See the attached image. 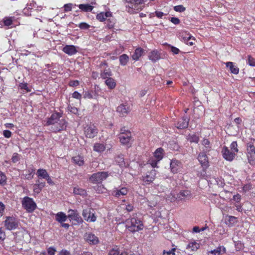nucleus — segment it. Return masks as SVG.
<instances>
[{"label": "nucleus", "instance_id": "5", "mask_svg": "<svg viewBox=\"0 0 255 255\" xmlns=\"http://www.w3.org/2000/svg\"><path fill=\"white\" fill-rule=\"evenodd\" d=\"M108 176L107 172H98L93 174L90 178V180L93 183H100L105 180Z\"/></svg>", "mask_w": 255, "mask_h": 255}, {"label": "nucleus", "instance_id": "26", "mask_svg": "<svg viewBox=\"0 0 255 255\" xmlns=\"http://www.w3.org/2000/svg\"><path fill=\"white\" fill-rule=\"evenodd\" d=\"M226 67L229 68L232 74L237 75L239 72V68L232 62H227L225 63Z\"/></svg>", "mask_w": 255, "mask_h": 255}, {"label": "nucleus", "instance_id": "24", "mask_svg": "<svg viewBox=\"0 0 255 255\" xmlns=\"http://www.w3.org/2000/svg\"><path fill=\"white\" fill-rule=\"evenodd\" d=\"M226 252V248L224 246H219L214 250L209 251L208 255H221Z\"/></svg>", "mask_w": 255, "mask_h": 255}, {"label": "nucleus", "instance_id": "30", "mask_svg": "<svg viewBox=\"0 0 255 255\" xmlns=\"http://www.w3.org/2000/svg\"><path fill=\"white\" fill-rule=\"evenodd\" d=\"M200 247V245L197 242L193 241L190 242L187 246L186 249L192 251H197Z\"/></svg>", "mask_w": 255, "mask_h": 255}, {"label": "nucleus", "instance_id": "1", "mask_svg": "<svg viewBox=\"0 0 255 255\" xmlns=\"http://www.w3.org/2000/svg\"><path fill=\"white\" fill-rule=\"evenodd\" d=\"M126 224L127 228L132 232H138L142 230L143 228L141 221L134 217L128 219Z\"/></svg>", "mask_w": 255, "mask_h": 255}, {"label": "nucleus", "instance_id": "3", "mask_svg": "<svg viewBox=\"0 0 255 255\" xmlns=\"http://www.w3.org/2000/svg\"><path fill=\"white\" fill-rule=\"evenodd\" d=\"M84 132L87 138H92L97 135L98 129L93 124H90L84 127Z\"/></svg>", "mask_w": 255, "mask_h": 255}, {"label": "nucleus", "instance_id": "54", "mask_svg": "<svg viewBox=\"0 0 255 255\" xmlns=\"http://www.w3.org/2000/svg\"><path fill=\"white\" fill-rule=\"evenodd\" d=\"M19 87L21 89L25 90L26 92H30V90L27 86V84L26 83H21L19 85Z\"/></svg>", "mask_w": 255, "mask_h": 255}, {"label": "nucleus", "instance_id": "20", "mask_svg": "<svg viewBox=\"0 0 255 255\" xmlns=\"http://www.w3.org/2000/svg\"><path fill=\"white\" fill-rule=\"evenodd\" d=\"M62 50L65 53H66L69 55H74L78 52L76 47L74 45H66L65 46H64Z\"/></svg>", "mask_w": 255, "mask_h": 255}, {"label": "nucleus", "instance_id": "50", "mask_svg": "<svg viewBox=\"0 0 255 255\" xmlns=\"http://www.w3.org/2000/svg\"><path fill=\"white\" fill-rule=\"evenodd\" d=\"M20 159V155H19L17 153H14L12 158L11 160L13 163H15L18 162Z\"/></svg>", "mask_w": 255, "mask_h": 255}, {"label": "nucleus", "instance_id": "2", "mask_svg": "<svg viewBox=\"0 0 255 255\" xmlns=\"http://www.w3.org/2000/svg\"><path fill=\"white\" fill-rule=\"evenodd\" d=\"M21 204L23 208L28 213H32L37 207L33 199L28 196L23 198L21 201Z\"/></svg>", "mask_w": 255, "mask_h": 255}, {"label": "nucleus", "instance_id": "11", "mask_svg": "<svg viewBox=\"0 0 255 255\" xmlns=\"http://www.w3.org/2000/svg\"><path fill=\"white\" fill-rule=\"evenodd\" d=\"M191 197V194L190 191L187 190H184L179 192L175 197V195H173L172 197L170 199L171 202L175 200L181 201L183 200L188 199Z\"/></svg>", "mask_w": 255, "mask_h": 255}, {"label": "nucleus", "instance_id": "58", "mask_svg": "<svg viewBox=\"0 0 255 255\" xmlns=\"http://www.w3.org/2000/svg\"><path fill=\"white\" fill-rule=\"evenodd\" d=\"M72 97L73 98L78 99V100H81L82 98L81 95L77 91H75L72 94Z\"/></svg>", "mask_w": 255, "mask_h": 255}, {"label": "nucleus", "instance_id": "62", "mask_svg": "<svg viewBox=\"0 0 255 255\" xmlns=\"http://www.w3.org/2000/svg\"><path fill=\"white\" fill-rule=\"evenodd\" d=\"M4 209V205L1 202H0V218L2 216Z\"/></svg>", "mask_w": 255, "mask_h": 255}, {"label": "nucleus", "instance_id": "63", "mask_svg": "<svg viewBox=\"0 0 255 255\" xmlns=\"http://www.w3.org/2000/svg\"><path fill=\"white\" fill-rule=\"evenodd\" d=\"M58 255H71V254L69 251L63 250L59 253Z\"/></svg>", "mask_w": 255, "mask_h": 255}, {"label": "nucleus", "instance_id": "38", "mask_svg": "<svg viewBox=\"0 0 255 255\" xmlns=\"http://www.w3.org/2000/svg\"><path fill=\"white\" fill-rule=\"evenodd\" d=\"M105 84L110 89L115 88L116 86L115 80L112 78H109L106 79L105 81Z\"/></svg>", "mask_w": 255, "mask_h": 255}, {"label": "nucleus", "instance_id": "53", "mask_svg": "<svg viewBox=\"0 0 255 255\" xmlns=\"http://www.w3.org/2000/svg\"><path fill=\"white\" fill-rule=\"evenodd\" d=\"M83 98L84 99H91L93 98V96L89 91H85L83 93Z\"/></svg>", "mask_w": 255, "mask_h": 255}, {"label": "nucleus", "instance_id": "49", "mask_svg": "<svg viewBox=\"0 0 255 255\" xmlns=\"http://www.w3.org/2000/svg\"><path fill=\"white\" fill-rule=\"evenodd\" d=\"M67 109H68V111H69L71 113H73V114H76V115L78 114V109L77 108L72 107L70 105H69L67 107Z\"/></svg>", "mask_w": 255, "mask_h": 255}, {"label": "nucleus", "instance_id": "22", "mask_svg": "<svg viewBox=\"0 0 255 255\" xmlns=\"http://www.w3.org/2000/svg\"><path fill=\"white\" fill-rule=\"evenodd\" d=\"M189 119L186 117H183L176 124V127L179 129H184L188 126Z\"/></svg>", "mask_w": 255, "mask_h": 255}, {"label": "nucleus", "instance_id": "18", "mask_svg": "<svg viewBox=\"0 0 255 255\" xmlns=\"http://www.w3.org/2000/svg\"><path fill=\"white\" fill-rule=\"evenodd\" d=\"M111 11L108 10L106 12H101L96 15V18L100 22L105 21L107 18L112 17Z\"/></svg>", "mask_w": 255, "mask_h": 255}, {"label": "nucleus", "instance_id": "40", "mask_svg": "<svg viewBox=\"0 0 255 255\" xmlns=\"http://www.w3.org/2000/svg\"><path fill=\"white\" fill-rule=\"evenodd\" d=\"M112 76V72L109 69H105L101 73V77L103 79H107L109 78H111Z\"/></svg>", "mask_w": 255, "mask_h": 255}, {"label": "nucleus", "instance_id": "64", "mask_svg": "<svg viewBox=\"0 0 255 255\" xmlns=\"http://www.w3.org/2000/svg\"><path fill=\"white\" fill-rule=\"evenodd\" d=\"M120 251L116 250H112L109 253V255H119Z\"/></svg>", "mask_w": 255, "mask_h": 255}, {"label": "nucleus", "instance_id": "46", "mask_svg": "<svg viewBox=\"0 0 255 255\" xmlns=\"http://www.w3.org/2000/svg\"><path fill=\"white\" fill-rule=\"evenodd\" d=\"M238 144L236 141H233L230 145V148L232 151H233L236 154L238 152Z\"/></svg>", "mask_w": 255, "mask_h": 255}, {"label": "nucleus", "instance_id": "36", "mask_svg": "<svg viewBox=\"0 0 255 255\" xmlns=\"http://www.w3.org/2000/svg\"><path fill=\"white\" fill-rule=\"evenodd\" d=\"M73 193L75 195H79L82 196H85L87 194L86 191L84 189H82L78 186L75 187L74 188Z\"/></svg>", "mask_w": 255, "mask_h": 255}, {"label": "nucleus", "instance_id": "27", "mask_svg": "<svg viewBox=\"0 0 255 255\" xmlns=\"http://www.w3.org/2000/svg\"><path fill=\"white\" fill-rule=\"evenodd\" d=\"M198 159L201 165L204 166H207L208 164V157L206 153L202 152L199 154Z\"/></svg>", "mask_w": 255, "mask_h": 255}, {"label": "nucleus", "instance_id": "43", "mask_svg": "<svg viewBox=\"0 0 255 255\" xmlns=\"http://www.w3.org/2000/svg\"><path fill=\"white\" fill-rule=\"evenodd\" d=\"M202 144L205 146L206 151H209L211 148L210 142L208 139L204 138L202 141Z\"/></svg>", "mask_w": 255, "mask_h": 255}, {"label": "nucleus", "instance_id": "37", "mask_svg": "<svg viewBox=\"0 0 255 255\" xmlns=\"http://www.w3.org/2000/svg\"><path fill=\"white\" fill-rule=\"evenodd\" d=\"M120 63L122 66H125L129 61V57L126 54H124L119 57Z\"/></svg>", "mask_w": 255, "mask_h": 255}, {"label": "nucleus", "instance_id": "12", "mask_svg": "<svg viewBox=\"0 0 255 255\" xmlns=\"http://www.w3.org/2000/svg\"><path fill=\"white\" fill-rule=\"evenodd\" d=\"M67 127V122L64 119H59L54 126L52 127L51 130L54 132L60 131L66 129Z\"/></svg>", "mask_w": 255, "mask_h": 255}, {"label": "nucleus", "instance_id": "57", "mask_svg": "<svg viewBox=\"0 0 255 255\" xmlns=\"http://www.w3.org/2000/svg\"><path fill=\"white\" fill-rule=\"evenodd\" d=\"M80 82L78 80H71L69 83V86L70 87H76L79 85Z\"/></svg>", "mask_w": 255, "mask_h": 255}, {"label": "nucleus", "instance_id": "25", "mask_svg": "<svg viewBox=\"0 0 255 255\" xmlns=\"http://www.w3.org/2000/svg\"><path fill=\"white\" fill-rule=\"evenodd\" d=\"M106 149V144L104 143L96 142L93 146V150L98 153H102Z\"/></svg>", "mask_w": 255, "mask_h": 255}, {"label": "nucleus", "instance_id": "41", "mask_svg": "<svg viewBox=\"0 0 255 255\" xmlns=\"http://www.w3.org/2000/svg\"><path fill=\"white\" fill-rule=\"evenodd\" d=\"M159 161H157V159L153 156L148 160L147 164H150L153 168L158 167L157 164Z\"/></svg>", "mask_w": 255, "mask_h": 255}, {"label": "nucleus", "instance_id": "6", "mask_svg": "<svg viewBox=\"0 0 255 255\" xmlns=\"http://www.w3.org/2000/svg\"><path fill=\"white\" fill-rule=\"evenodd\" d=\"M82 216L85 220L89 222H94L97 220L95 212L92 209H86L83 210Z\"/></svg>", "mask_w": 255, "mask_h": 255}, {"label": "nucleus", "instance_id": "31", "mask_svg": "<svg viewBox=\"0 0 255 255\" xmlns=\"http://www.w3.org/2000/svg\"><path fill=\"white\" fill-rule=\"evenodd\" d=\"M72 160L73 163L80 166L83 165L84 163V157L80 155L74 156Z\"/></svg>", "mask_w": 255, "mask_h": 255}, {"label": "nucleus", "instance_id": "23", "mask_svg": "<svg viewBox=\"0 0 255 255\" xmlns=\"http://www.w3.org/2000/svg\"><path fill=\"white\" fill-rule=\"evenodd\" d=\"M148 58L152 62H155L160 59V54L157 50H154L149 53Z\"/></svg>", "mask_w": 255, "mask_h": 255}, {"label": "nucleus", "instance_id": "7", "mask_svg": "<svg viewBox=\"0 0 255 255\" xmlns=\"http://www.w3.org/2000/svg\"><path fill=\"white\" fill-rule=\"evenodd\" d=\"M157 174V171L155 169H152L150 172H147L145 176L142 177L143 184L144 185H149L154 180Z\"/></svg>", "mask_w": 255, "mask_h": 255}, {"label": "nucleus", "instance_id": "59", "mask_svg": "<svg viewBox=\"0 0 255 255\" xmlns=\"http://www.w3.org/2000/svg\"><path fill=\"white\" fill-rule=\"evenodd\" d=\"M96 191L99 193H103L105 192L106 189L103 187L102 185L98 186L97 189H96Z\"/></svg>", "mask_w": 255, "mask_h": 255}, {"label": "nucleus", "instance_id": "17", "mask_svg": "<svg viewBox=\"0 0 255 255\" xmlns=\"http://www.w3.org/2000/svg\"><path fill=\"white\" fill-rule=\"evenodd\" d=\"M170 167L171 172L173 173H176L180 171L182 168V164L180 161L173 159L170 162Z\"/></svg>", "mask_w": 255, "mask_h": 255}, {"label": "nucleus", "instance_id": "9", "mask_svg": "<svg viewBox=\"0 0 255 255\" xmlns=\"http://www.w3.org/2000/svg\"><path fill=\"white\" fill-rule=\"evenodd\" d=\"M4 227L8 230L15 229L18 227L17 220L13 217H6L4 221Z\"/></svg>", "mask_w": 255, "mask_h": 255}, {"label": "nucleus", "instance_id": "48", "mask_svg": "<svg viewBox=\"0 0 255 255\" xmlns=\"http://www.w3.org/2000/svg\"><path fill=\"white\" fill-rule=\"evenodd\" d=\"M6 177L5 174L0 171V185H3L5 183Z\"/></svg>", "mask_w": 255, "mask_h": 255}, {"label": "nucleus", "instance_id": "61", "mask_svg": "<svg viewBox=\"0 0 255 255\" xmlns=\"http://www.w3.org/2000/svg\"><path fill=\"white\" fill-rule=\"evenodd\" d=\"M3 135L6 138H9L11 136V132L8 130H4L3 131Z\"/></svg>", "mask_w": 255, "mask_h": 255}, {"label": "nucleus", "instance_id": "52", "mask_svg": "<svg viewBox=\"0 0 255 255\" xmlns=\"http://www.w3.org/2000/svg\"><path fill=\"white\" fill-rule=\"evenodd\" d=\"M48 255H54L56 250L54 247H50L47 249Z\"/></svg>", "mask_w": 255, "mask_h": 255}, {"label": "nucleus", "instance_id": "32", "mask_svg": "<svg viewBox=\"0 0 255 255\" xmlns=\"http://www.w3.org/2000/svg\"><path fill=\"white\" fill-rule=\"evenodd\" d=\"M128 193V189L126 188H122L120 190L113 191V195L117 197H120L121 195H126Z\"/></svg>", "mask_w": 255, "mask_h": 255}, {"label": "nucleus", "instance_id": "13", "mask_svg": "<svg viewBox=\"0 0 255 255\" xmlns=\"http://www.w3.org/2000/svg\"><path fill=\"white\" fill-rule=\"evenodd\" d=\"M223 157L227 161H232L236 155L233 151H230L227 146H224L222 150Z\"/></svg>", "mask_w": 255, "mask_h": 255}, {"label": "nucleus", "instance_id": "55", "mask_svg": "<svg viewBox=\"0 0 255 255\" xmlns=\"http://www.w3.org/2000/svg\"><path fill=\"white\" fill-rule=\"evenodd\" d=\"M176 249L175 248H172L171 250L166 251L165 250H164L163 251V255L166 254L167 255H175V252Z\"/></svg>", "mask_w": 255, "mask_h": 255}, {"label": "nucleus", "instance_id": "14", "mask_svg": "<svg viewBox=\"0 0 255 255\" xmlns=\"http://www.w3.org/2000/svg\"><path fill=\"white\" fill-rule=\"evenodd\" d=\"M62 115L60 113L55 112L53 113L50 117L47 119L46 125H53L54 126L58 123V120L62 117Z\"/></svg>", "mask_w": 255, "mask_h": 255}, {"label": "nucleus", "instance_id": "10", "mask_svg": "<svg viewBox=\"0 0 255 255\" xmlns=\"http://www.w3.org/2000/svg\"><path fill=\"white\" fill-rule=\"evenodd\" d=\"M68 218L70 220L74 221L75 224H80L83 222V220L77 210L70 209L68 210Z\"/></svg>", "mask_w": 255, "mask_h": 255}, {"label": "nucleus", "instance_id": "35", "mask_svg": "<svg viewBox=\"0 0 255 255\" xmlns=\"http://www.w3.org/2000/svg\"><path fill=\"white\" fill-rule=\"evenodd\" d=\"M79 8L83 11H92L94 7L89 4H80L78 5Z\"/></svg>", "mask_w": 255, "mask_h": 255}, {"label": "nucleus", "instance_id": "60", "mask_svg": "<svg viewBox=\"0 0 255 255\" xmlns=\"http://www.w3.org/2000/svg\"><path fill=\"white\" fill-rule=\"evenodd\" d=\"M33 190L34 194H38L42 190V189H41L39 187L36 186V184H35L33 185Z\"/></svg>", "mask_w": 255, "mask_h": 255}, {"label": "nucleus", "instance_id": "45", "mask_svg": "<svg viewBox=\"0 0 255 255\" xmlns=\"http://www.w3.org/2000/svg\"><path fill=\"white\" fill-rule=\"evenodd\" d=\"M4 25L6 26H9L12 24V19L11 17H5L3 19Z\"/></svg>", "mask_w": 255, "mask_h": 255}, {"label": "nucleus", "instance_id": "47", "mask_svg": "<svg viewBox=\"0 0 255 255\" xmlns=\"http://www.w3.org/2000/svg\"><path fill=\"white\" fill-rule=\"evenodd\" d=\"M186 9V8L182 5H176L174 7V10L177 12H182Z\"/></svg>", "mask_w": 255, "mask_h": 255}, {"label": "nucleus", "instance_id": "44", "mask_svg": "<svg viewBox=\"0 0 255 255\" xmlns=\"http://www.w3.org/2000/svg\"><path fill=\"white\" fill-rule=\"evenodd\" d=\"M247 63L251 66L255 67V59L251 56L248 55Z\"/></svg>", "mask_w": 255, "mask_h": 255}, {"label": "nucleus", "instance_id": "33", "mask_svg": "<svg viewBox=\"0 0 255 255\" xmlns=\"http://www.w3.org/2000/svg\"><path fill=\"white\" fill-rule=\"evenodd\" d=\"M163 151L162 148H157L154 152L153 157L157 159V161H160L163 157Z\"/></svg>", "mask_w": 255, "mask_h": 255}, {"label": "nucleus", "instance_id": "4", "mask_svg": "<svg viewBox=\"0 0 255 255\" xmlns=\"http://www.w3.org/2000/svg\"><path fill=\"white\" fill-rule=\"evenodd\" d=\"M127 4L126 5V10L129 13L137 12L142 9L143 6L138 4L135 0L126 1Z\"/></svg>", "mask_w": 255, "mask_h": 255}, {"label": "nucleus", "instance_id": "19", "mask_svg": "<svg viewBox=\"0 0 255 255\" xmlns=\"http://www.w3.org/2000/svg\"><path fill=\"white\" fill-rule=\"evenodd\" d=\"M131 134L130 132H127V134H120L119 138L122 144L128 145L131 140Z\"/></svg>", "mask_w": 255, "mask_h": 255}, {"label": "nucleus", "instance_id": "42", "mask_svg": "<svg viewBox=\"0 0 255 255\" xmlns=\"http://www.w3.org/2000/svg\"><path fill=\"white\" fill-rule=\"evenodd\" d=\"M34 170L32 168L27 170V173L23 174L24 178L26 179H31L33 177Z\"/></svg>", "mask_w": 255, "mask_h": 255}, {"label": "nucleus", "instance_id": "51", "mask_svg": "<svg viewBox=\"0 0 255 255\" xmlns=\"http://www.w3.org/2000/svg\"><path fill=\"white\" fill-rule=\"evenodd\" d=\"M73 4L69 3L64 5V10L65 12L70 11L72 9Z\"/></svg>", "mask_w": 255, "mask_h": 255}, {"label": "nucleus", "instance_id": "39", "mask_svg": "<svg viewBox=\"0 0 255 255\" xmlns=\"http://www.w3.org/2000/svg\"><path fill=\"white\" fill-rule=\"evenodd\" d=\"M187 139L191 142L197 143L199 140V137L196 134H191L188 136Z\"/></svg>", "mask_w": 255, "mask_h": 255}, {"label": "nucleus", "instance_id": "28", "mask_svg": "<svg viewBox=\"0 0 255 255\" xmlns=\"http://www.w3.org/2000/svg\"><path fill=\"white\" fill-rule=\"evenodd\" d=\"M68 216H66V215L62 212H59L55 215L56 220L60 223L65 222Z\"/></svg>", "mask_w": 255, "mask_h": 255}, {"label": "nucleus", "instance_id": "34", "mask_svg": "<svg viewBox=\"0 0 255 255\" xmlns=\"http://www.w3.org/2000/svg\"><path fill=\"white\" fill-rule=\"evenodd\" d=\"M36 175L39 178L46 179L49 176L48 173L45 169H39L37 171Z\"/></svg>", "mask_w": 255, "mask_h": 255}, {"label": "nucleus", "instance_id": "15", "mask_svg": "<svg viewBox=\"0 0 255 255\" xmlns=\"http://www.w3.org/2000/svg\"><path fill=\"white\" fill-rule=\"evenodd\" d=\"M85 240L90 245H96L99 241L94 234L92 233H87L84 236Z\"/></svg>", "mask_w": 255, "mask_h": 255}, {"label": "nucleus", "instance_id": "16", "mask_svg": "<svg viewBox=\"0 0 255 255\" xmlns=\"http://www.w3.org/2000/svg\"><path fill=\"white\" fill-rule=\"evenodd\" d=\"M129 107L126 104H122L119 106L117 108V112L120 116H125L129 112Z\"/></svg>", "mask_w": 255, "mask_h": 255}, {"label": "nucleus", "instance_id": "21", "mask_svg": "<svg viewBox=\"0 0 255 255\" xmlns=\"http://www.w3.org/2000/svg\"><path fill=\"white\" fill-rule=\"evenodd\" d=\"M179 36L181 39L185 43L192 40H195V39L189 33L185 31H182L180 33Z\"/></svg>", "mask_w": 255, "mask_h": 255}, {"label": "nucleus", "instance_id": "8", "mask_svg": "<svg viewBox=\"0 0 255 255\" xmlns=\"http://www.w3.org/2000/svg\"><path fill=\"white\" fill-rule=\"evenodd\" d=\"M247 157L250 164L255 165V147L251 143L247 146Z\"/></svg>", "mask_w": 255, "mask_h": 255}, {"label": "nucleus", "instance_id": "56", "mask_svg": "<svg viewBox=\"0 0 255 255\" xmlns=\"http://www.w3.org/2000/svg\"><path fill=\"white\" fill-rule=\"evenodd\" d=\"M79 27L81 29H87L90 27V25L86 22H81L79 24Z\"/></svg>", "mask_w": 255, "mask_h": 255}, {"label": "nucleus", "instance_id": "29", "mask_svg": "<svg viewBox=\"0 0 255 255\" xmlns=\"http://www.w3.org/2000/svg\"><path fill=\"white\" fill-rule=\"evenodd\" d=\"M144 52V50L140 47L137 48L132 55V58L134 61H137L142 56Z\"/></svg>", "mask_w": 255, "mask_h": 255}]
</instances>
